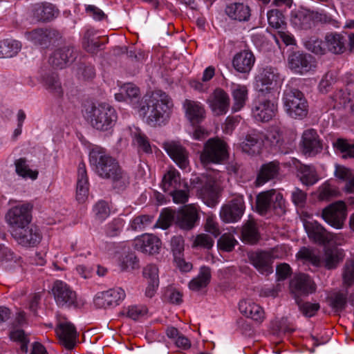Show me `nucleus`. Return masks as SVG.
<instances>
[{
    "mask_svg": "<svg viewBox=\"0 0 354 354\" xmlns=\"http://www.w3.org/2000/svg\"><path fill=\"white\" fill-rule=\"evenodd\" d=\"M172 106L169 96L161 90H156L145 95L137 102L135 108L140 116L146 118L148 124L160 126L169 118Z\"/></svg>",
    "mask_w": 354,
    "mask_h": 354,
    "instance_id": "f257e3e1",
    "label": "nucleus"
},
{
    "mask_svg": "<svg viewBox=\"0 0 354 354\" xmlns=\"http://www.w3.org/2000/svg\"><path fill=\"white\" fill-rule=\"evenodd\" d=\"M89 162L99 176L111 181L114 189L123 191L129 185L127 173L120 167L115 158L102 149H93L89 154Z\"/></svg>",
    "mask_w": 354,
    "mask_h": 354,
    "instance_id": "f03ea898",
    "label": "nucleus"
},
{
    "mask_svg": "<svg viewBox=\"0 0 354 354\" xmlns=\"http://www.w3.org/2000/svg\"><path fill=\"white\" fill-rule=\"evenodd\" d=\"M84 117L96 130L109 131L115 126L118 114L115 109L109 104L92 103L86 106Z\"/></svg>",
    "mask_w": 354,
    "mask_h": 354,
    "instance_id": "7ed1b4c3",
    "label": "nucleus"
},
{
    "mask_svg": "<svg viewBox=\"0 0 354 354\" xmlns=\"http://www.w3.org/2000/svg\"><path fill=\"white\" fill-rule=\"evenodd\" d=\"M298 256L316 267L324 266L327 270H334L344 260L345 254L343 249L333 245L324 247L322 257L306 248L299 251Z\"/></svg>",
    "mask_w": 354,
    "mask_h": 354,
    "instance_id": "20e7f679",
    "label": "nucleus"
},
{
    "mask_svg": "<svg viewBox=\"0 0 354 354\" xmlns=\"http://www.w3.org/2000/svg\"><path fill=\"white\" fill-rule=\"evenodd\" d=\"M283 109L286 114L295 120H303L308 113V103L298 88L287 86L283 94Z\"/></svg>",
    "mask_w": 354,
    "mask_h": 354,
    "instance_id": "39448f33",
    "label": "nucleus"
},
{
    "mask_svg": "<svg viewBox=\"0 0 354 354\" xmlns=\"http://www.w3.org/2000/svg\"><path fill=\"white\" fill-rule=\"evenodd\" d=\"M256 209L262 216L272 211L277 216L284 214L286 207L283 195L274 189L259 193L256 199Z\"/></svg>",
    "mask_w": 354,
    "mask_h": 354,
    "instance_id": "423d86ee",
    "label": "nucleus"
},
{
    "mask_svg": "<svg viewBox=\"0 0 354 354\" xmlns=\"http://www.w3.org/2000/svg\"><path fill=\"white\" fill-rule=\"evenodd\" d=\"M227 145L218 138H209L204 145L200 155L203 165L219 164L228 158Z\"/></svg>",
    "mask_w": 354,
    "mask_h": 354,
    "instance_id": "0eeeda50",
    "label": "nucleus"
},
{
    "mask_svg": "<svg viewBox=\"0 0 354 354\" xmlns=\"http://www.w3.org/2000/svg\"><path fill=\"white\" fill-rule=\"evenodd\" d=\"M193 182L200 184L198 193L204 203L210 207H215L218 203L221 189L214 178L203 176L196 178Z\"/></svg>",
    "mask_w": 354,
    "mask_h": 354,
    "instance_id": "6e6552de",
    "label": "nucleus"
},
{
    "mask_svg": "<svg viewBox=\"0 0 354 354\" xmlns=\"http://www.w3.org/2000/svg\"><path fill=\"white\" fill-rule=\"evenodd\" d=\"M32 208V206L30 203H25L16 205L8 210L5 215V220L10 227L11 234L31 223Z\"/></svg>",
    "mask_w": 354,
    "mask_h": 354,
    "instance_id": "1a4fd4ad",
    "label": "nucleus"
},
{
    "mask_svg": "<svg viewBox=\"0 0 354 354\" xmlns=\"http://www.w3.org/2000/svg\"><path fill=\"white\" fill-rule=\"evenodd\" d=\"M256 88L262 95H273L274 88L279 80V73L277 68L266 66L260 69L255 77Z\"/></svg>",
    "mask_w": 354,
    "mask_h": 354,
    "instance_id": "9d476101",
    "label": "nucleus"
},
{
    "mask_svg": "<svg viewBox=\"0 0 354 354\" xmlns=\"http://www.w3.org/2000/svg\"><path fill=\"white\" fill-rule=\"evenodd\" d=\"M277 112V102L275 97H261L254 103L252 109V115L257 121L267 122L271 120Z\"/></svg>",
    "mask_w": 354,
    "mask_h": 354,
    "instance_id": "9b49d317",
    "label": "nucleus"
},
{
    "mask_svg": "<svg viewBox=\"0 0 354 354\" xmlns=\"http://www.w3.org/2000/svg\"><path fill=\"white\" fill-rule=\"evenodd\" d=\"M273 250H257L248 253L249 262L262 274L268 275L273 272Z\"/></svg>",
    "mask_w": 354,
    "mask_h": 354,
    "instance_id": "f8f14e48",
    "label": "nucleus"
},
{
    "mask_svg": "<svg viewBox=\"0 0 354 354\" xmlns=\"http://www.w3.org/2000/svg\"><path fill=\"white\" fill-rule=\"evenodd\" d=\"M13 239L19 245L26 248L37 245L41 241L42 235L39 227L34 225L28 224L11 234Z\"/></svg>",
    "mask_w": 354,
    "mask_h": 354,
    "instance_id": "ddd939ff",
    "label": "nucleus"
},
{
    "mask_svg": "<svg viewBox=\"0 0 354 354\" xmlns=\"http://www.w3.org/2000/svg\"><path fill=\"white\" fill-rule=\"evenodd\" d=\"M245 209L243 197L238 195L222 206L220 216L225 223H235L241 218Z\"/></svg>",
    "mask_w": 354,
    "mask_h": 354,
    "instance_id": "4468645a",
    "label": "nucleus"
},
{
    "mask_svg": "<svg viewBox=\"0 0 354 354\" xmlns=\"http://www.w3.org/2000/svg\"><path fill=\"white\" fill-rule=\"evenodd\" d=\"M346 207L343 201H339L323 209L322 218L337 229L342 228L346 218Z\"/></svg>",
    "mask_w": 354,
    "mask_h": 354,
    "instance_id": "2eb2a0df",
    "label": "nucleus"
},
{
    "mask_svg": "<svg viewBox=\"0 0 354 354\" xmlns=\"http://www.w3.org/2000/svg\"><path fill=\"white\" fill-rule=\"evenodd\" d=\"M52 291L55 302L59 307H77L76 293L66 283L62 281H55Z\"/></svg>",
    "mask_w": 354,
    "mask_h": 354,
    "instance_id": "dca6fc26",
    "label": "nucleus"
},
{
    "mask_svg": "<svg viewBox=\"0 0 354 354\" xmlns=\"http://www.w3.org/2000/svg\"><path fill=\"white\" fill-rule=\"evenodd\" d=\"M200 216L196 207L186 205L181 207L176 215V225L180 229L189 231L198 225Z\"/></svg>",
    "mask_w": 354,
    "mask_h": 354,
    "instance_id": "f3484780",
    "label": "nucleus"
},
{
    "mask_svg": "<svg viewBox=\"0 0 354 354\" xmlns=\"http://www.w3.org/2000/svg\"><path fill=\"white\" fill-rule=\"evenodd\" d=\"M25 37L35 45L47 47L51 43L59 40L62 38V33L54 28H41L26 32Z\"/></svg>",
    "mask_w": 354,
    "mask_h": 354,
    "instance_id": "a211bd4d",
    "label": "nucleus"
},
{
    "mask_svg": "<svg viewBox=\"0 0 354 354\" xmlns=\"http://www.w3.org/2000/svg\"><path fill=\"white\" fill-rule=\"evenodd\" d=\"M290 68L296 73L306 74L315 68V59L308 53H292L288 57Z\"/></svg>",
    "mask_w": 354,
    "mask_h": 354,
    "instance_id": "6ab92c4d",
    "label": "nucleus"
},
{
    "mask_svg": "<svg viewBox=\"0 0 354 354\" xmlns=\"http://www.w3.org/2000/svg\"><path fill=\"white\" fill-rule=\"evenodd\" d=\"M290 290L295 299L306 297L316 290L315 284L311 278L306 274L296 275L290 283Z\"/></svg>",
    "mask_w": 354,
    "mask_h": 354,
    "instance_id": "aec40b11",
    "label": "nucleus"
},
{
    "mask_svg": "<svg viewBox=\"0 0 354 354\" xmlns=\"http://www.w3.org/2000/svg\"><path fill=\"white\" fill-rule=\"evenodd\" d=\"M304 227L309 239L319 245L326 246L334 239V234L315 221L306 222Z\"/></svg>",
    "mask_w": 354,
    "mask_h": 354,
    "instance_id": "412c9836",
    "label": "nucleus"
},
{
    "mask_svg": "<svg viewBox=\"0 0 354 354\" xmlns=\"http://www.w3.org/2000/svg\"><path fill=\"white\" fill-rule=\"evenodd\" d=\"M76 52L73 46H64L56 49L49 57V63L55 68H63L76 58Z\"/></svg>",
    "mask_w": 354,
    "mask_h": 354,
    "instance_id": "4be33fe9",
    "label": "nucleus"
},
{
    "mask_svg": "<svg viewBox=\"0 0 354 354\" xmlns=\"http://www.w3.org/2000/svg\"><path fill=\"white\" fill-rule=\"evenodd\" d=\"M301 147L305 155L313 156L322 150V141L316 130L309 129L304 131L301 138Z\"/></svg>",
    "mask_w": 354,
    "mask_h": 354,
    "instance_id": "5701e85b",
    "label": "nucleus"
},
{
    "mask_svg": "<svg viewBox=\"0 0 354 354\" xmlns=\"http://www.w3.org/2000/svg\"><path fill=\"white\" fill-rule=\"evenodd\" d=\"M56 333L60 344L68 350H72L75 347L78 335L73 324L70 322L59 323Z\"/></svg>",
    "mask_w": 354,
    "mask_h": 354,
    "instance_id": "b1692460",
    "label": "nucleus"
},
{
    "mask_svg": "<svg viewBox=\"0 0 354 354\" xmlns=\"http://www.w3.org/2000/svg\"><path fill=\"white\" fill-rule=\"evenodd\" d=\"M209 106L216 115L225 114L230 107V97L222 88H216L208 99Z\"/></svg>",
    "mask_w": 354,
    "mask_h": 354,
    "instance_id": "393cba45",
    "label": "nucleus"
},
{
    "mask_svg": "<svg viewBox=\"0 0 354 354\" xmlns=\"http://www.w3.org/2000/svg\"><path fill=\"white\" fill-rule=\"evenodd\" d=\"M125 297L124 291L120 288L110 289L99 293L94 299L95 304L99 308H108L119 304Z\"/></svg>",
    "mask_w": 354,
    "mask_h": 354,
    "instance_id": "a878e982",
    "label": "nucleus"
},
{
    "mask_svg": "<svg viewBox=\"0 0 354 354\" xmlns=\"http://www.w3.org/2000/svg\"><path fill=\"white\" fill-rule=\"evenodd\" d=\"M133 245L136 250L153 255L159 253L161 241L153 234H146L136 239Z\"/></svg>",
    "mask_w": 354,
    "mask_h": 354,
    "instance_id": "bb28decb",
    "label": "nucleus"
},
{
    "mask_svg": "<svg viewBox=\"0 0 354 354\" xmlns=\"http://www.w3.org/2000/svg\"><path fill=\"white\" fill-rule=\"evenodd\" d=\"M164 149L180 168H187L189 165V153L185 147L178 142H168L164 144Z\"/></svg>",
    "mask_w": 354,
    "mask_h": 354,
    "instance_id": "cd10ccee",
    "label": "nucleus"
},
{
    "mask_svg": "<svg viewBox=\"0 0 354 354\" xmlns=\"http://www.w3.org/2000/svg\"><path fill=\"white\" fill-rule=\"evenodd\" d=\"M225 13L231 20L247 22L250 19L251 9L243 3H232L225 7Z\"/></svg>",
    "mask_w": 354,
    "mask_h": 354,
    "instance_id": "c85d7f7f",
    "label": "nucleus"
},
{
    "mask_svg": "<svg viewBox=\"0 0 354 354\" xmlns=\"http://www.w3.org/2000/svg\"><path fill=\"white\" fill-rule=\"evenodd\" d=\"M255 62V57L250 50H242L236 53L232 59L234 69L241 73H248Z\"/></svg>",
    "mask_w": 354,
    "mask_h": 354,
    "instance_id": "c756f323",
    "label": "nucleus"
},
{
    "mask_svg": "<svg viewBox=\"0 0 354 354\" xmlns=\"http://www.w3.org/2000/svg\"><path fill=\"white\" fill-rule=\"evenodd\" d=\"M279 170V162L277 160L262 165L255 180L256 185H263L266 183L277 178Z\"/></svg>",
    "mask_w": 354,
    "mask_h": 354,
    "instance_id": "7c9ffc66",
    "label": "nucleus"
},
{
    "mask_svg": "<svg viewBox=\"0 0 354 354\" xmlns=\"http://www.w3.org/2000/svg\"><path fill=\"white\" fill-rule=\"evenodd\" d=\"M183 107L185 110L186 117L193 125L201 122L205 118V111L200 102L185 100L183 102Z\"/></svg>",
    "mask_w": 354,
    "mask_h": 354,
    "instance_id": "2f4dec72",
    "label": "nucleus"
},
{
    "mask_svg": "<svg viewBox=\"0 0 354 354\" xmlns=\"http://www.w3.org/2000/svg\"><path fill=\"white\" fill-rule=\"evenodd\" d=\"M88 179L84 162H80L77 169L76 198L79 203L84 202L88 193Z\"/></svg>",
    "mask_w": 354,
    "mask_h": 354,
    "instance_id": "473e14b6",
    "label": "nucleus"
},
{
    "mask_svg": "<svg viewBox=\"0 0 354 354\" xmlns=\"http://www.w3.org/2000/svg\"><path fill=\"white\" fill-rule=\"evenodd\" d=\"M326 53L330 52L335 55L343 53L346 50L345 37L337 32L327 33L325 37Z\"/></svg>",
    "mask_w": 354,
    "mask_h": 354,
    "instance_id": "72a5a7b5",
    "label": "nucleus"
},
{
    "mask_svg": "<svg viewBox=\"0 0 354 354\" xmlns=\"http://www.w3.org/2000/svg\"><path fill=\"white\" fill-rule=\"evenodd\" d=\"M239 309L241 314L256 322H261L264 319L263 308L250 300H241L239 304Z\"/></svg>",
    "mask_w": 354,
    "mask_h": 354,
    "instance_id": "f704fd0d",
    "label": "nucleus"
},
{
    "mask_svg": "<svg viewBox=\"0 0 354 354\" xmlns=\"http://www.w3.org/2000/svg\"><path fill=\"white\" fill-rule=\"evenodd\" d=\"M260 135L255 131L248 133L243 142H241L238 147L243 153L249 155H254L259 153L261 149Z\"/></svg>",
    "mask_w": 354,
    "mask_h": 354,
    "instance_id": "c9c22d12",
    "label": "nucleus"
},
{
    "mask_svg": "<svg viewBox=\"0 0 354 354\" xmlns=\"http://www.w3.org/2000/svg\"><path fill=\"white\" fill-rule=\"evenodd\" d=\"M21 48L19 41L10 39L0 41V58H11L16 56Z\"/></svg>",
    "mask_w": 354,
    "mask_h": 354,
    "instance_id": "e433bc0d",
    "label": "nucleus"
},
{
    "mask_svg": "<svg viewBox=\"0 0 354 354\" xmlns=\"http://www.w3.org/2000/svg\"><path fill=\"white\" fill-rule=\"evenodd\" d=\"M294 24L299 28L309 30L315 26V13L310 10L299 12L293 19Z\"/></svg>",
    "mask_w": 354,
    "mask_h": 354,
    "instance_id": "4c0bfd02",
    "label": "nucleus"
},
{
    "mask_svg": "<svg viewBox=\"0 0 354 354\" xmlns=\"http://www.w3.org/2000/svg\"><path fill=\"white\" fill-rule=\"evenodd\" d=\"M211 279V269L207 266H203L200 269L198 276L193 279L189 283V288L194 291H198L205 288Z\"/></svg>",
    "mask_w": 354,
    "mask_h": 354,
    "instance_id": "58836bf2",
    "label": "nucleus"
},
{
    "mask_svg": "<svg viewBox=\"0 0 354 354\" xmlns=\"http://www.w3.org/2000/svg\"><path fill=\"white\" fill-rule=\"evenodd\" d=\"M241 237L243 241L252 245L255 244L259 241L260 234L254 221H248L243 225Z\"/></svg>",
    "mask_w": 354,
    "mask_h": 354,
    "instance_id": "ea45409f",
    "label": "nucleus"
},
{
    "mask_svg": "<svg viewBox=\"0 0 354 354\" xmlns=\"http://www.w3.org/2000/svg\"><path fill=\"white\" fill-rule=\"evenodd\" d=\"M57 14L58 11L53 4L44 3L35 9L34 15L38 21L46 22L53 20Z\"/></svg>",
    "mask_w": 354,
    "mask_h": 354,
    "instance_id": "a19ab883",
    "label": "nucleus"
},
{
    "mask_svg": "<svg viewBox=\"0 0 354 354\" xmlns=\"http://www.w3.org/2000/svg\"><path fill=\"white\" fill-rule=\"evenodd\" d=\"M45 88L56 96H62L63 90L57 74L51 73L46 74L42 79Z\"/></svg>",
    "mask_w": 354,
    "mask_h": 354,
    "instance_id": "79ce46f5",
    "label": "nucleus"
},
{
    "mask_svg": "<svg viewBox=\"0 0 354 354\" xmlns=\"http://www.w3.org/2000/svg\"><path fill=\"white\" fill-rule=\"evenodd\" d=\"M179 173L175 170L167 171L162 180V188L165 192L170 193L172 189L181 188Z\"/></svg>",
    "mask_w": 354,
    "mask_h": 354,
    "instance_id": "37998d69",
    "label": "nucleus"
},
{
    "mask_svg": "<svg viewBox=\"0 0 354 354\" xmlns=\"http://www.w3.org/2000/svg\"><path fill=\"white\" fill-rule=\"evenodd\" d=\"M234 104L232 109L234 112L240 111L245 104L248 99V89L245 86L236 85L232 92Z\"/></svg>",
    "mask_w": 354,
    "mask_h": 354,
    "instance_id": "c03bdc74",
    "label": "nucleus"
},
{
    "mask_svg": "<svg viewBox=\"0 0 354 354\" xmlns=\"http://www.w3.org/2000/svg\"><path fill=\"white\" fill-rule=\"evenodd\" d=\"M353 84V80H348L346 83V88L345 89L340 88L334 93L333 100L343 105L350 102L354 97V91L350 88V86Z\"/></svg>",
    "mask_w": 354,
    "mask_h": 354,
    "instance_id": "a18cd8bd",
    "label": "nucleus"
},
{
    "mask_svg": "<svg viewBox=\"0 0 354 354\" xmlns=\"http://www.w3.org/2000/svg\"><path fill=\"white\" fill-rule=\"evenodd\" d=\"M299 171L301 174L300 180L303 184L310 186L317 182V174L313 166L301 165Z\"/></svg>",
    "mask_w": 354,
    "mask_h": 354,
    "instance_id": "49530a36",
    "label": "nucleus"
},
{
    "mask_svg": "<svg viewBox=\"0 0 354 354\" xmlns=\"http://www.w3.org/2000/svg\"><path fill=\"white\" fill-rule=\"evenodd\" d=\"M133 144L136 146L138 151H142L146 153H151L152 149L149 140V138L142 133L140 130L137 129L132 134Z\"/></svg>",
    "mask_w": 354,
    "mask_h": 354,
    "instance_id": "de8ad7c7",
    "label": "nucleus"
},
{
    "mask_svg": "<svg viewBox=\"0 0 354 354\" xmlns=\"http://www.w3.org/2000/svg\"><path fill=\"white\" fill-rule=\"evenodd\" d=\"M269 25L275 28L283 30L286 28V23L285 17L281 11L277 9H273L267 13Z\"/></svg>",
    "mask_w": 354,
    "mask_h": 354,
    "instance_id": "09e8293b",
    "label": "nucleus"
},
{
    "mask_svg": "<svg viewBox=\"0 0 354 354\" xmlns=\"http://www.w3.org/2000/svg\"><path fill=\"white\" fill-rule=\"evenodd\" d=\"M305 47L316 55H323L326 54L325 39L323 41L316 37H311L305 41Z\"/></svg>",
    "mask_w": 354,
    "mask_h": 354,
    "instance_id": "8fccbe9b",
    "label": "nucleus"
},
{
    "mask_svg": "<svg viewBox=\"0 0 354 354\" xmlns=\"http://www.w3.org/2000/svg\"><path fill=\"white\" fill-rule=\"evenodd\" d=\"M26 162L27 160L25 158H21L15 160V165L17 174L24 178H30L32 180L36 179L38 176V171L29 169Z\"/></svg>",
    "mask_w": 354,
    "mask_h": 354,
    "instance_id": "3c124183",
    "label": "nucleus"
},
{
    "mask_svg": "<svg viewBox=\"0 0 354 354\" xmlns=\"http://www.w3.org/2000/svg\"><path fill=\"white\" fill-rule=\"evenodd\" d=\"M176 212L165 209L161 212L155 226L161 227L164 230L167 229L174 222L176 223Z\"/></svg>",
    "mask_w": 354,
    "mask_h": 354,
    "instance_id": "603ef678",
    "label": "nucleus"
},
{
    "mask_svg": "<svg viewBox=\"0 0 354 354\" xmlns=\"http://www.w3.org/2000/svg\"><path fill=\"white\" fill-rule=\"evenodd\" d=\"M330 305L335 312L343 310L347 304L346 294L341 292L333 293L330 297Z\"/></svg>",
    "mask_w": 354,
    "mask_h": 354,
    "instance_id": "864d4df0",
    "label": "nucleus"
},
{
    "mask_svg": "<svg viewBox=\"0 0 354 354\" xmlns=\"http://www.w3.org/2000/svg\"><path fill=\"white\" fill-rule=\"evenodd\" d=\"M120 265L122 271H131L140 267L139 260L133 252L128 253L122 257Z\"/></svg>",
    "mask_w": 354,
    "mask_h": 354,
    "instance_id": "5fc2aeb1",
    "label": "nucleus"
},
{
    "mask_svg": "<svg viewBox=\"0 0 354 354\" xmlns=\"http://www.w3.org/2000/svg\"><path fill=\"white\" fill-rule=\"evenodd\" d=\"M333 145L337 149L344 153L343 158H354V145L349 144L343 138H338Z\"/></svg>",
    "mask_w": 354,
    "mask_h": 354,
    "instance_id": "6e6d98bb",
    "label": "nucleus"
},
{
    "mask_svg": "<svg viewBox=\"0 0 354 354\" xmlns=\"http://www.w3.org/2000/svg\"><path fill=\"white\" fill-rule=\"evenodd\" d=\"M183 189L178 188L172 189L169 194L172 196L175 203L184 204L187 202L189 198V189L187 183H183Z\"/></svg>",
    "mask_w": 354,
    "mask_h": 354,
    "instance_id": "4d7b16f0",
    "label": "nucleus"
},
{
    "mask_svg": "<svg viewBox=\"0 0 354 354\" xmlns=\"http://www.w3.org/2000/svg\"><path fill=\"white\" fill-rule=\"evenodd\" d=\"M296 303L300 311L306 317H310L314 316L319 309V305L317 303L303 302L301 299H296Z\"/></svg>",
    "mask_w": 354,
    "mask_h": 354,
    "instance_id": "13d9d810",
    "label": "nucleus"
},
{
    "mask_svg": "<svg viewBox=\"0 0 354 354\" xmlns=\"http://www.w3.org/2000/svg\"><path fill=\"white\" fill-rule=\"evenodd\" d=\"M338 191L330 184L324 183L319 188V199L320 201H330L338 194Z\"/></svg>",
    "mask_w": 354,
    "mask_h": 354,
    "instance_id": "bf43d9fd",
    "label": "nucleus"
},
{
    "mask_svg": "<svg viewBox=\"0 0 354 354\" xmlns=\"http://www.w3.org/2000/svg\"><path fill=\"white\" fill-rule=\"evenodd\" d=\"M344 282L351 286L354 282V258L348 259L344 266L342 273Z\"/></svg>",
    "mask_w": 354,
    "mask_h": 354,
    "instance_id": "052dcab7",
    "label": "nucleus"
},
{
    "mask_svg": "<svg viewBox=\"0 0 354 354\" xmlns=\"http://www.w3.org/2000/svg\"><path fill=\"white\" fill-rule=\"evenodd\" d=\"M153 220V216L149 215H142L135 218L131 224L133 230H143L149 225Z\"/></svg>",
    "mask_w": 354,
    "mask_h": 354,
    "instance_id": "680f3d73",
    "label": "nucleus"
},
{
    "mask_svg": "<svg viewBox=\"0 0 354 354\" xmlns=\"http://www.w3.org/2000/svg\"><path fill=\"white\" fill-rule=\"evenodd\" d=\"M337 80V72L335 71H328L319 82V88L322 92H327L328 88Z\"/></svg>",
    "mask_w": 354,
    "mask_h": 354,
    "instance_id": "e2e57ef3",
    "label": "nucleus"
},
{
    "mask_svg": "<svg viewBox=\"0 0 354 354\" xmlns=\"http://www.w3.org/2000/svg\"><path fill=\"white\" fill-rule=\"evenodd\" d=\"M93 212L97 219L104 220L110 213L108 203L104 201H98L93 207Z\"/></svg>",
    "mask_w": 354,
    "mask_h": 354,
    "instance_id": "0e129e2a",
    "label": "nucleus"
},
{
    "mask_svg": "<svg viewBox=\"0 0 354 354\" xmlns=\"http://www.w3.org/2000/svg\"><path fill=\"white\" fill-rule=\"evenodd\" d=\"M236 240L230 235L224 234L218 241L220 249L225 252H231L234 250Z\"/></svg>",
    "mask_w": 354,
    "mask_h": 354,
    "instance_id": "69168bd1",
    "label": "nucleus"
},
{
    "mask_svg": "<svg viewBox=\"0 0 354 354\" xmlns=\"http://www.w3.org/2000/svg\"><path fill=\"white\" fill-rule=\"evenodd\" d=\"M184 239L182 236H175L171 240V248L174 258L178 256H183Z\"/></svg>",
    "mask_w": 354,
    "mask_h": 354,
    "instance_id": "338daca9",
    "label": "nucleus"
},
{
    "mask_svg": "<svg viewBox=\"0 0 354 354\" xmlns=\"http://www.w3.org/2000/svg\"><path fill=\"white\" fill-rule=\"evenodd\" d=\"M316 22L328 25L334 28L339 27V22L334 19L330 15L326 12H315Z\"/></svg>",
    "mask_w": 354,
    "mask_h": 354,
    "instance_id": "774afa93",
    "label": "nucleus"
}]
</instances>
